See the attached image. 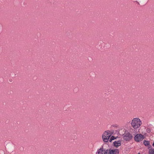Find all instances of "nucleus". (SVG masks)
I'll list each match as a JSON object with an SVG mask.
<instances>
[{"instance_id":"1","label":"nucleus","mask_w":154,"mask_h":154,"mask_svg":"<svg viewBox=\"0 0 154 154\" xmlns=\"http://www.w3.org/2000/svg\"><path fill=\"white\" fill-rule=\"evenodd\" d=\"M112 134V133L109 130L105 131L102 135L103 141L105 142H107Z\"/></svg>"},{"instance_id":"2","label":"nucleus","mask_w":154,"mask_h":154,"mask_svg":"<svg viewBox=\"0 0 154 154\" xmlns=\"http://www.w3.org/2000/svg\"><path fill=\"white\" fill-rule=\"evenodd\" d=\"M141 124V122L138 118H134L132 121L131 124L134 128H138Z\"/></svg>"},{"instance_id":"3","label":"nucleus","mask_w":154,"mask_h":154,"mask_svg":"<svg viewBox=\"0 0 154 154\" xmlns=\"http://www.w3.org/2000/svg\"><path fill=\"white\" fill-rule=\"evenodd\" d=\"M122 136L123 139L126 141L131 140L133 137L132 134H130L127 131H125V133Z\"/></svg>"},{"instance_id":"4","label":"nucleus","mask_w":154,"mask_h":154,"mask_svg":"<svg viewBox=\"0 0 154 154\" xmlns=\"http://www.w3.org/2000/svg\"><path fill=\"white\" fill-rule=\"evenodd\" d=\"M144 138V136L141 134H137L134 137V140L136 142H139L143 140Z\"/></svg>"},{"instance_id":"5","label":"nucleus","mask_w":154,"mask_h":154,"mask_svg":"<svg viewBox=\"0 0 154 154\" xmlns=\"http://www.w3.org/2000/svg\"><path fill=\"white\" fill-rule=\"evenodd\" d=\"M119 151L118 149H110L108 152V154H119Z\"/></svg>"},{"instance_id":"6","label":"nucleus","mask_w":154,"mask_h":154,"mask_svg":"<svg viewBox=\"0 0 154 154\" xmlns=\"http://www.w3.org/2000/svg\"><path fill=\"white\" fill-rule=\"evenodd\" d=\"M121 141L120 140L116 141L113 142V146L116 147H118L121 145Z\"/></svg>"},{"instance_id":"7","label":"nucleus","mask_w":154,"mask_h":154,"mask_svg":"<svg viewBox=\"0 0 154 154\" xmlns=\"http://www.w3.org/2000/svg\"><path fill=\"white\" fill-rule=\"evenodd\" d=\"M97 154H103V148H100L98 150L96 153Z\"/></svg>"},{"instance_id":"8","label":"nucleus","mask_w":154,"mask_h":154,"mask_svg":"<svg viewBox=\"0 0 154 154\" xmlns=\"http://www.w3.org/2000/svg\"><path fill=\"white\" fill-rule=\"evenodd\" d=\"M143 144L146 146H149L150 147H151V146L150 145L149 142V141L144 140L143 141Z\"/></svg>"},{"instance_id":"9","label":"nucleus","mask_w":154,"mask_h":154,"mask_svg":"<svg viewBox=\"0 0 154 154\" xmlns=\"http://www.w3.org/2000/svg\"><path fill=\"white\" fill-rule=\"evenodd\" d=\"M149 154H154V149L151 148L149 149Z\"/></svg>"},{"instance_id":"10","label":"nucleus","mask_w":154,"mask_h":154,"mask_svg":"<svg viewBox=\"0 0 154 154\" xmlns=\"http://www.w3.org/2000/svg\"><path fill=\"white\" fill-rule=\"evenodd\" d=\"M117 137H115L114 136H111V137L109 140V141L110 142H111L112 140H114L115 139H116Z\"/></svg>"},{"instance_id":"11","label":"nucleus","mask_w":154,"mask_h":154,"mask_svg":"<svg viewBox=\"0 0 154 154\" xmlns=\"http://www.w3.org/2000/svg\"><path fill=\"white\" fill-rule=\"evenodd\" d=\"M103 154H107L108 152V149H106L103 150Z\"/></svg>"},{"instance_id":"12","label":"nucleus","mask_w":154,"mask_h":154,"mask_svg":"<svg viewBox=\"0 0 154 154\" xmlns=\"http://www.w3.org/2000/svg\"><path fill=\"white\" fill-rule=\"evenodd\" d=\"M146 131L148 133H149L150 132H151V130L149 128H147V129H146Z\"/></svg>"},{"instance_id":"13","label":"nucleus","mask_w":154,"mask_h":154,"mask_svg":"<svg viewBox=\"0 0 154 154\" xmlns=\"http://www.w3.org/2000/svg\"><path fill=\"white\" fill-rule=\"evenodd\" d=\"M152 146H153V147H154V142H153V144H152Z\"/></svg>"},{"instance_id":"14","label":"nucleus","mask_w":154,"mask_h":154,"mask_svg":"<svg viewBox=\"0 0 154 154\" xmlns=\"http://www.w3.org/2000/svg\"><path fill=\"white\" fill-rule=\"evenodd\" d=\"M151 147H150V146H149L148 148H149H149H151Z\"/></svg>"},{"instance_id":"15","label":"nucleus","mask_w":154,"mask_h":154,"mask_svg":"<svg viewBox=\"0 0 154 154\" xmlns=\"http://www.w3.org/2000/svg\"><path fill=\"white\" fill-rule=\"evenodd\" d=\"M137 154H140V152H139V153H138Z\"/></svg>"},{"instance_id":"16","label":"nucleus","mask_w":154,"mask_h":154,"mask_svg":"<svg viewBox=\"0 0 154 154\" xmlns=\"http://www.w3.org/2000/svg\"><path fill=\"white\" fill-rule=\"evenodd\" d=\"M137 2V3H138V4H139V3H138V2Z\"/></svg>"}]
</instances>
